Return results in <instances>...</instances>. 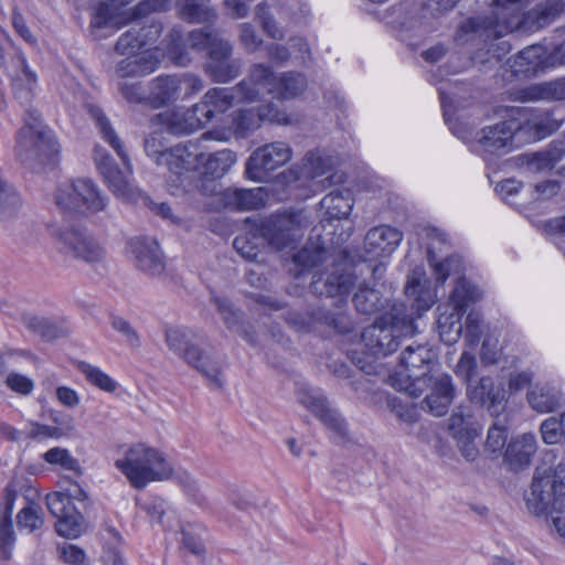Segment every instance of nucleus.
<instances>
[{
    "label": "nucleus",
    "instance_id": "obj_1",
    "mask_svg": "<svg viewBox=\"0 0 565 565\" xmlns=\"http://www.w3.org/2000/svg\"><path fill=\"white\" fill-rule=\"evenodd\" d=\"M405 294L414 297L411 307L404 302H393L388 312L362 332V340L372 354L385 356L395 352L402 338L417 332L415 320L433 305L429 292L424 291L415 278L407 280Z\"/></svg>",
    "mask_w": 565,
    "mask_h": 565
},
{
    "label": "nucleus",
    "instance_id": "obj_2",
    "mask_svg": "<svg viewBox=\"0 0 565 565\" xmlns=\"http://www.w3.org/2000/svg\"><path fill=\"white\" fill-rule=\"evenodd\" d=\"M355 284V276L342 266H333L330 271L315 275L310 289L315 295L337 298V311L326 307H310L306 312L289 311L286 322L300 331H311L319 326L333 329L340 333L352 331V323L342 309Z\"/></svg>",
    "mask_w": 565,
    "mask_h": 565
},
{
    "label": "nucleus",
    "instance_id": "obj_3",
    "mask_svg": "<svg viewBox=\"0 0 565 565\" xmlns=\"http://www.w3.org/2000/svg\"><path fill=\"white\" fill-rule=\"evenodd\" d=\"M86 110L92 119L95 120L102 138L117 152L125 166V170H121L104 148L96 146L94 149V161L104 182L117 199L125 202L139 201L143 195L129 179L132 171L120 139L98 106L87 104Z\"/></svg>",
    "mask_w": 565,
    "mask_h": 565
},
{
    "label": "nucleus",
    "instance_id": "obj_4",
    "mask_svg": "<svg viewBox=\"0 0 565 565\" xmlns=\"http://www.w3.org/2000/svg\"><path fill=\"white\" fill-rule=\"evenodd\" d=\"M115 467L136 489H143L152 481L169 479L173 473L163 454L142 443L132 445L124 458L115 461Z\"/></svg>",
    "mask_w": 565,
    "mask_h": 565
},
{
    "label": "nucleus",
    "instance_id": "obj_5",
    "mask_svg": "<svg viewBox=\"0 0 565 565\" xmlns=\"http://www.w3.org/2000/svg\"><path fill=\"white\" fill-rule=\"evenodd\" d=\"M436 363L435 354L426 345H408L401 355L398 371L390 375V383L397 391L418 397L429 375L434 374Z\"/></svg>",
    "mask_w": 565,
    "mask_h": 565
},
{
    "label": "nucleus",
    "instance_id": "obj_6",
    "mask_svg": "<svg viewBox=\"0 0 565 565\" xmlns=\"http://www.w3.org/2000/svg\"><path fill=\"white\" fill-rule=\"evenodd\" d=\"M164 340L170 351L199 371L211 384L222 386L220 363L202 350L193 330L183 327L169 328L166 330Z\"/></svg>",
    "mask_w": 565,
    "mask_h": 565
},
{
    "label": "nucleus",
    "instance_id": "obj_7",
    "mask_svg": "<svg viewBox=\"0 0 565 565\" xmlns=\"http://www.w3.org/2000/svg\"><path fill=\"white\" fill-rule=\"evenodd\" d=\"M58 151L57 143L50 129L42 125L36 109L28 108L24 125L18 131L15 153L21 162L51 157Z\"/></svg>",
    "mask_w": 565,
    "mask_h": 565
},
{
    "label": "nucleus",
    "instance_id": "obj_8",
    "mask_svg": "<svg viewBox=\"0 0 565 565\" xmlns=\"http://www.w3.org/2000/svg\"><path fill=\"white\" fill-rule=\"evenodd\" d=\"M562 472V465H558L554 475L534 476L530 491L525 493L526 507L532 514L550 515L552 522L554 516L565 514V482L557 479V473Z\"/></svg>",
    "mask_w": 565,
    "mask_h": 565
},
{
    "label": "nucleus",
    "instance_id": "obj_9",
    "mask_svg": "<svg viewBox=\"0 0 565 565\" xmlns=\"http://www.w3.org/2000/svg\"><path fill=\"white\" fill-rule=\"evenodd\" d=\"M203 159L204 153L195 142L189 141L169 148L162 166L170 172L168 184L172 194L188 192L194 186V173Z\"/></svg>",
    "mask_w": 565,
    "mask_h": 565
},
{
    "label": "nucleus",
    "instance_id": "obj_10",
    "mask_svg": "<svg viewBox=\"0 0 565 565\" xmlns=\"http://www.w3.org/2000/svg\"><path fill=\"white\" fill-rule=\"evenodd\" d=\"M87 492L76 482L72 483L64 492L46 494L45 501L50 513L57 519L55 530L64 537H77L83 532V515L73 504V500L86 501Z\"/></svg>",
    "mask_w": 565,
    "mask_h": 565
},
{
    "label": "nucleus",
    "instance_id": "obj_11",
    "mask_svg": "<svg viewBox=\"0 0 565 565\" xmlns=\"http://www.w3.org/2000/svg\"><path fill=\"white\" fill-rule=\"evenodd\" d=\"M56 205L64 211L95 214L106 209L108 198L89 179L63 183L55 193Z\"/></svg>",
    "mask_w": 565,
    "mask_h": 565
},
{
    "label": "nucleus",
    "instance_id": "obj_12",
    "mask_svg": "<svg viewBox=\"0 0 565 565\" xmlns=\"http://www.w3.org/2000/svg\"><path fill=\"white\" fill-rule=\"evenodd\" d=\"M259 98V88L255 86L250 74L232 87L210 88L199 102L200 109L206 114H224L230 108L242 103H253Z\"/></svg>",
    "mask_w": 565,
    "mask_h": 565
},
{
    "label": "nucleus",
    "instance_id": "obj_13",
    "mask_svg": "<svg viewBox=\"0 0 565 565\" xmlns=\"http://www.w3.org/2000/svg\"><path fill=\"white\" fill-rule=\"evenodd\" d=\"M250 78L259 88V96L268 93L281 99H291L307 87V79L302 74L287 72L277 77L271 67L264 64H255L250 68Z\"/></svg>",
    "mask_w": 565,
    "mask_h": 565
},
{
    "label": "nucleus",
    "instance_id": "obj_14",
    "mask_svg": "<svg viewBox=\"0 0 565 565\" xmlns=\"http://www.w3.org/2000/svg\"><path fill=\"white\" fill-rule=\"evenodd\" d=\"M290 146L282 141L266 143L252 152L246 161L245 173L249 180L264 182L269 173L291 159Z\"/></svg>",
    "mask_w": 565,
    "mask_h": 565
},
{
    "label": "nucleus",
    "instance_id": "obj_15",
    "mask_svg": "<svg viewBox=\"0 0 565 565\" xmlns=\"http://www.w3.org/2000/svg\"><path fill=\"white\" fill-rule=\"evenodd\" d=\"M55 237L60 253L66 256L86 263L100 262L105 256L104 248L85 230L63 227L56 232Z\"/></svg>",
    "mask_w": 565,
    "mask_h": 565
},
{
    "label": "nucleus",
    "instance_id": "obj_16",
    "mask_svg": "<svg viewBox=\"0 0 565 565\" xmlns=\"http://www.w3.org/2000/svg\"><path fill=\"white\" fill-rule=\"evenodd\" d=\"M256 231L269 246L280 250L299 237L300 214H275L256 224Z\"/></svg>",
    "mask_w": 565,
    "mask_h": 565
},
{
    "label": "nucleus",
    "instance_id": "obj_17",
    "mask_svg": "<svg viewBox=\"0 0 565 565\" xmlns=\"http://www.w3.org/2000/svg\"><path fill=\"white\" fill-rule=\"evenodd\" d=\"M297 397L337 438L343 439L347 436L348 425L345 419L338 409L329 406L327 397L320 390L303 385L298 388Z\"/></svg>",
    "mask_w": 565,
    "mask_h": 565
},
{
    "label": "nucleus",
    "instance_id": "obj_18",
    "mask_svg": "<svg viewBox=\"0 0 565 565\" xmlns=\"http://www.w3.org/2000/svg\"><path fill=\"white\" fill-rule=\"evenodd\" d=\"M217 35L218 32L210 28L198 29L191 31L185 41L181 30L174 28L168 34L166 50L177 65L186 66L191 62L186 42L195 51H207Z\"/></svg>",
    "mask_w": 565,
    "mask_h": 565
},
{
    "label": "nucleus",
    "instance_id": "obj_19",
    "mask_svg": "<svg viewBox=\"0 0 565 565\" xmlns=\"http://www.w3.org/2000/svg\"><path fill=\"white\" fill-rule=\"evenodd\" d=\"M231 127L238 138H246L253 134L265 120L279 125H289L288 115L280 111L273 104L255 108H241L231 115Z\"/></svg>",
    "mask_w": 565,
    "mask_h": 565
},
{
    "label": "nucleus",
    "instance_id": "obj_20",
    "mask_svg": "<svg viewBox=\"0 0 565 565\" xmlns=\"http://www.w3.org/2000/svg\"><path fill=\"white\" fill-rule=\"evenodd\" d=\"M469 401L489 412L493 417L500 416L507 407L505 390L491 376H481L467 385Z\"/></svg>",
    "mask_w": 565,
    "mask_h": 565
},
{
    "label": "nucleus",
    "instance_id": "obj_21",
    "mask_svg": "<svg viewBox=\"0 0 565 565\" xmlns=\"http://www.w3.org/2000/svg\"><path fill=\"white\" fill-rule=\"evenodd\" d=\"M428 394L420 402V408L434 416L447 414L456 395V387L449 374H430L428 383L424 385V392Z\"/></svg>",
    "mask_w": 565,
    "mask_h": 565
},
{
    "label": "nucleus",
    "instance_id": "obj_22",
    "mask_svg": "<svg viewBox=\"0 0 565 565\" xmlns=\"http://www.w3.org/2000/svg\"><path fill=\"white\" fill-rule=\"evenodd\" d=\"M521 129V122L514 118L483 128L478 139L481 151L497 153L511 150L513 139Z\"/></svg>",
    "mask_w": 565,
    "mask_h": 565
},
{
    "label": "nucleus",
    "instance_id": "obj_23",
    "mask_svg": "<svg viewBox=\"0 0 565 565\" xmlns=\"http://www.w3.org/2000/svg\"><path fill=\"white\" fill-rule=\"evenodd\" d=\"M128 247L134 257L135 265L150 276L163 273L166 264L157 241L149 237H134L129 239Z\"/></svg>",
    "mask_w": 565,
    "mask_h": 565
},
{
    "label": "nucleus",
    "instance_id": "obj_24",
    "mask_svg": "<svg viewBox=\"0 0 565 565\" xmlns=\"http://www.w3.org/2000/svg\"><path fill=\"white\" fill-rule=\"evenodd\" d=\"M403 239V233L398 230L381 225L371 228L364 238L365 252L372 257L390 256Z\"/></svg>",
    "mask_w": 565,
    "mask_h": 565
},
{
    "label": "nucleus",
    "instance_id": "obj_25",
    "mask_svg": "<svg viewBox=\"0 0 565 565\" xmlns=\"http://www.w3.org/2000/svg\"><path fill=\"white\" fill-rule=\"evenodd\" d=\"M536 437L532 433L523 434L511 439L503 454L504 462L513 471L527 468L536 452Z\"/></svg>",
    "mask_w": 565,
    "mask_h": 565
},
{
    "label": "nucleus",
    "instance_id": "obj_26",
    "mask_svg": "<svg viewBox=\"0 0 565 565\" xmlns=\"http://www.w3.org/2000/svg\"><path fill=\"white\" fill-rule=\"evenodd\" d=\"M391 287L385 282L381 288L361 285L353 296L355 309L363 315H373L384 309L390 302Z\"/></svg>",
    "mask_w": 565,
    "mask_h": 565
},
{
    "label": "nucleus",
    "instance_id": "obj_27",
    "mask_svg": "<svg viewBox=\"0 0 565 565\" xmlns=\"http://www.w3.org/2000/svg\"><path fill=\"white\" fill-rule=\"evenodd\" d=\"M181 98L178 74L159 75L149 82L148 102L153 108L163 107Z\"/></svg>",
    "mask_w": 565,
    "mask_h": 565
},
{
    "label": "nucleus",
    "instance_id": "obj_28",
    "mask_svg": "<svg viewBox=\"0 0 565 565\" xmlns=\"http://www.w3.org/2000/svg\"><path fill=\"white\" fill-rule=\"evenodd\" d=\"M160 60L154 52H142L141 54L128 55L119 61L115 72L118 77L146 76L157 70Z\"/></svg>",
    "mask_w": 565,
    "mask_h": 565
},
{
    "label": "nucleus",
    "instance_id": "obj_29",
    "mask_svg": "<svg viewBox=\"0 0 565 565\" xmlns=\"http://www.w3.org/2000/svg\"><path fill=\"white\" fill-rule=\"evenodd\" d=\"M221 200L225 207L237 211L256 210L265 204L264 191L262 188H228L221 193Z\"/></svg>",
    "mask_w": 565,
    "mask_h": 565
},
{
    "label": "nucleus",
    "instance_id": "obj_30",
    "mask_svg": "<svg viewBox=\"0 0 565 565\" xmlns=\"http://www.w3.org/2000/svg\"><path fill=\"white\" fill-rule=\"evenodd\" d=\"M196 103L186 109H175L161 115L162 124L168 132L177 136L189 135L200 129V119L195 117V110H200Z\"/></svg>",
    "mask_w": 565,
    "mask_h": 565
},
{
    "label": "nucleus",
    "instance_id": "obj_31",
    "mask_svg": "<svg viewBox=\"0 0 565 565\" xmlns=\"http://www.w3.org/2000/svg\"><path fill=\"white\" fill-rule=\"evenodd\" d=\"M546 52L542 45H531L522 50L513 60L512 71L518 76H536L545 64Z\"/></svg>",
    "mask_w": 565,
    "mask_h": 565
},
{
    "label": "nucleus",
    "instance_id": "obj_32",
    "mask_svg": "<svg viewBox=\"0 0 565 565\" xmlns=\"http://www.w3.org/2000/svg\"><path fill=\"white\" fill-rule=\"evenodd\" d=\"M438 311L436 323L439 338L446 345H452L462 335L461 318L463 313L450 309L449 306H439Z\"/></svg>",
    "mask_w": 565,
    "mask_h": 565
},
{
    "label": "nucleus",
    "instance_id": "obj_33",
    "mask_svg": "<svg viewBox=\"0 0 565 565\" xmlns=\"http://www.w3.org/2000/svg\"><path fill=\"white\" fill-rule=\"evenodd\" d=\"M530 406L539 413H552L561 406L562 392L552 384H537L527 392Z\"/></svg>",
    "mask_w": 565,
    "mask_h": 565
},
{
    "label": "nucleus",
    "instance_id": "obj_34",
    "mask_svg": "<svg viewBox=\"0 0 565 565\" xmlns=\"http://www.w3.org/2000/svg\"><path fill=\"white\" fill-rule=\"evenodd\" d=\"M175 6L180 18L189 23H207L217 18L210 0H177Z\"/></svg>",
    "mask_w": 565,
    "mask_h": 565
},
{
    "label": "nucleus",
    "instance_id": "obj_35",
    "mask_svg": "<svg viewBox=\"0 0 565 565\" xmlns=\"http://www.w3.org/2000/svg\"><path fill=\"white\" fill-rule=\"evenodd\" d=\"M481 297L482 291L476 285L467 280L465 277H460L456 282V286L449 296V302L446 306H449L450 309L465 315L467 309L479 301Z\"/></svg>",
    "mask_w": 565,
    "mask_h": 565
},
{
    "label": "nucleus",
    "instance_id": "obj_36",
    "mask_svg": "<svg viewBox=\"0 0 565 565\" xmlns=\"http://www.w3.org/2000/svg\"><path fill=\"white\" fill-rule=\"evenodd\" d=\"M520 99L523 102L536 100H564L565 79L530 85L520 90Z\"/></svg>",
    "mask_w": 565,
    "mask_h": 565
},
{
    "label": "nucleus",
    "instance_id": "obj_37",
    "mask_svg": "<svg viewBox=\"0 0 565 565\" xmlns=\"http://www.w3.org/2000/svg\"><path fill=\"white\" fill-rule=\"evenodd\" d=\"M236 162V153L230 149H223L207 156L201 163L202 173L213 179L222 178Z\"/></svg>",
    "mask_w": 565,
    "mask_h": 565
},
{
    "label": "nucleus",
    "instance_id": "obj_38",
    "mask_svg": "<svg viewBox=\"0 0 565 565\" xmlns=\"http://www.w3.org/2000/svg\"><path fill=\"white\" fill-rule=\"evenodd\" d=\"M331 170L330 158L322 157L318 152H310L303 159V166L300 171L296 169L289 170L290 178L287 182L297 181L301 177L315 179L327 174Z\"/></svg>",
    "mask_w": 565,
    "mask_h": 565
},
{
    "label": "nucleus",
    "instance_id": "obj_39",
    "mask_svg": "<svg viewBox=\"0 0 565 565\" xmlns=\"http://www.w3.org/2000/svg\"><path fill=\"white\" fill-rule=\"evenodd\" d=\"M320 204L321 207L326 210V214L329 218L337 220L347 217L353 207L351 193L348 190L344 192H330L321 200Z\"/></svg>",
    "mask_w": 565,
    "mask_h": 565
},
{
    "label": "nucleus",
    "instance_id": "obj_40",
    "mask_svg": "<svg viewBox=\"0 0 565 565\" xmlns=\"http://www.w3.org/2000/svg\"><path fill=\"white\" fill-rule=\"evenodd\" d=\"M242 64L239 60L228 57L218 63H205L204 71L215 83H230L241 74Z\"/></svg>",
    "mask_w": 565,
    "mask_h": 565
},
{
    "label": "nucleus",
    "instance_id": "obj_41",
    "mask_svg": "<svg viewBox=\"0 0 565 565\" xmlns=\"http://www.w3.org/2000/svg\"><path fill=\"white\" fill-rule=\"evenodd\" d=\"M264 243L266 242L257 233L255 224L249 232L234 238L233 247L245 259L256 260Z\"/></svg>",
    "mask_w": 565,
    "mask_h": 565
},
{
    "label": "nucleus",
    "instance_id": "obj_42",
    "mask_svg": "<svg viewBox=\"0 0 565 565\" xmlns=\"http://www.w3.org/2000/svg\"><path fill=\"white\" fill-rule=\"evenodd\" d=\"M433 247L428 248V263L434 268V275L438 282L444 284L450 275L462 271L463 264L461 257L452 255L443 260H437L431 250Z\"/></svg>",
    "mask_w": 565,
    "mask_h": 565
},
{
    "label": "nucleus",
    "instance_id": "obj_43",
    "mask_svg": "<svg viewBox=\"0 0 565 565\" xmlns=\"http://www.w3.org/2000/svg\"><path fill=\"white\" fill-rule=\"evenodd\" d=\"M105 542V551L103 555L105 565H125L120 555L119 546L122 543L120 533L111 525L106 524L102 532Z\"/></svg>",
    "mask_w": 565,
    "mask_h": 565
},
{
    "label": "nucleus",
    "instance_id": "obj_44",
    "mask_svg": "<svg viewBox=\"0 0 565 565\" xmlns=\"http://www.w3.org/2000/svg\"><path fill=\"white\" fill-rule=\"evenodd\" d=\"M105 542V551L103 555L105 565H125L120 555L119 546L122 543L120 533L111 525L106 524L102 532Z\"/></svg>",
    "mask_w": 565,
    "mask_h": 565
},
{
    "label": "nucleus",
    "instance_id": "obj_45",
    "mask_svg": "<svg viewBox=\"0 0 565 565\" xmlns=\"http://www.w3.org/2000/svg\"><path fill=\"white\" fill-rule=\"evenodd\" d=\"M564 153V142H553L545 151L536 152L531 157L529 168L533 171L552 170Z\"/></svg>",
    "mask_w": 565,
    "mask_h": 565
},
{
    "label": "nucleus",
    "instance_id": "obj_46",
    "mask_svg": "<svg viewBox=\"0 0 565 565\" xmlns=\"http://www.w3.org/2000/svg\"><path fill=\"white\" fill-rule=\"evenodd\" d=\"M132 30L135 32H138V40L145 47V52H152V46L157 43L159 40L163 26L162 23L158 20H154L152 18H147L146 20H138L135 21L132 24Z\"/></svg>",
    "mask_w": 565,
    "mask_h": 565
},
{
    "label": "nucleus",
    "instance_id": "obj_47",
    "mask_svg": "<svg viewBox=\"0 0 565 565\" xmlns=\"http://www.w3.org/2000/svg\"><path fill=\"white\" fill-rule=\"evenodd\" d=\"M24 324L28 329L41 335L46 341H52L65 335V330L47 318L39 316H24Z\"/></svg>",
    "mask_w": 565,
    "mask_h": 565
},
{
    "label": "nucleus",
    "instance_id": "obj_48",
    "mask_svg": "<svg viewBox=\"0 0 565 565\" xmlns=\"http://www.w3.org/2000/svg\"><path fill=\"white\" fill-rule=\"evenodd\" d=\"M78 371L85 376L86 381L102 391L111 393L117 388V383L99 367L87 362L81 361L77 364Z\"/></svg>",
    "mask_w": 565,
    "mask_h": 565
},
{
    "label": "nucleus",
    "instance_id": "obj_49",
    "mask_svg": "<svg viewBox=\"0 0 565 565\" xmlns=\"http://www.w3.org/2000/svg\"><path fill=\"white\" fill-rule=\"evenodd\" d=\"M44 524L43 512L39 504L30 503L22 508L17 514V525L19 529H25L34 532Z\"/></svg>",
    "mask_w": 565,
    "mask_h": 565
},
{
    "label": "nucleus",
    "instance_id": "obj_50",
    "mask_svg": "<svg viewBox=\"0 0 565 565\" xmlns=\"http://www.w3.org/2000/svg\"><path fill=\"white\" fill-rule=\"evenodd\" d=\"M111 328L122 337V341L132 349L141 347V337L136 328L125 318L116 315L109 317Z\"/></svg>",
    "mask_w": 565,
    "mask_h": 565
},
{
    "label": "nucleus",
    "instance_id": "obj_51",
    "mask_svg": "<svg viewBox=\"0 0 565 565\" xmlns=\"http://www.w3.org/2000/svg\"><path fill=\"white\" fill-rule=\"evenodd\" d=\"M43 458L51 465H60L63 469L75 472L77 476L82 475V468L76 458H74L67 449L54 447L49 449Z\"/></svg>",
    "mask_w": 565,
    "mask_h": 565
},
{
    "label": "nucleus",
    "instance_id": "obj_52",
    "mask_svg": "<svg viewBox=\"0 0 565 565\" xmlns=\"http://www.w3.org/2000/svg\"><path fill=\"white\" fill-rule=\"evenodd\" d=\"M21 205L17 191L0 179V220L14 215Z\"/></svg>",
    "mask_w": 565,
    "mask_h": 565
},
{
    "label": "nucleus",
    "instance_id": "obj_53",
    "mask_svg": "<svg viewBox=\"0 0 565 565\" xmlns=\"http://www.w3.org/2000/svg\"><path fill=\"white\" fill-rule=\"evenodd\" d=\"M448 429L454 438H461L463 435H470L471 430H479L471 423V415L465 413L462 407H458L449 418Z\"/></svg>",
    "mask_w": 565,
    "mask_h": 565
},
{
    "label": "nucleus",
    "instance_id": "obj_54",
    "mask_svg": "<svg viewBox=\"0 0 565 565\" xmlns=\"http://www.w3.org/2000/svg\"><path fill=\"white\" fill-rule=\"evenodd\" d=\"M508 439V427L500 420H495L488 430L486 450L494 456L502 452Z\"/></svg>",
    "mask_w": 565,
    "mask_h": 565
},
{
    "label": "nucleus",
    "instance_id": "obj_55",
    "mask_svg": "<svg viewBox=\"0 0 565 565\" xmlns=\"http://www.w3.org/2000/svg\"><path fill=\"white\" fill-rule=\"evenodd\" d=\"M255 15L262 25L264 32L274 40H281L285 36L284 31L277 25L274 17L269 13L265 3H259L255 9Z\"/></svg>",
    "mask_w": 565,
    "mask_h": 565
},
{
    "label": "nucleus",
    "instance_id": "obj_56",
    "mask_svg": "<svg viewBox=\"0 0 565 565\" xmlns=\"http://www.w3.org/2000/svg\"><path fill=\"white\" fill-rule=\"evenodd\" d=\"M138 34L139 33L135 32L130 25L117 40L115 51L121 55H135L138 54L139 51L145 52V47L138 40Z\"/></svg>",
    "mask_w": 565,
    "mask_h": 565
},
{
    "label": "nucleus",
    "instance_id": "obj_57",
    "mask_svg": "<svg viewBox=\"0 0 565 565\" xmlns=\"http://www.w3.org/2000/svg\"><path fill=\"white\" fill-rule=\"evenodd\" d=\"M462 334L467 345L476 347L479 344L482 335V329L481 317L478 312L471 311L468 313Z\"/></svg>",
    "mask_w": 565,
    "mask_h": 565
},
{
    "label": "nucleus",
    "instance_id": "obj_58",
    "mask_svg": "<svg viewBox=\"0 0 565 565\" xmlns=\"http://www.w3.org/2000/svg\"><path fill=\"white\" fill-rule=\"evenodd\" d=\"M213 302L230 329H239L241 315L226 298L213 297Z\"/></svg>",
    "mask_w": 565,
    "mask_h": 565
},
{
    "label": "nucleus",
    "instance_id": "obj_59",
    "mask_svg": "<svg viewBox=\"0 0 565 565\" xmlns=\"http://www.w3.org/2000/svg\"><path fill=\"white\" fill-rule=\"evenodd\" d=\"M181 98H189L204 88V81L192 73L178 74Z\"/></svg>",
    "mask_w": 565,
    "mask_h": 565
},
{
    "label": "nucleus",
    "instance_id": "obj_60",
    "mask_svg": "<svg viewBox=\"0 0 565 565\" xmlns=\"http://www.w3.org/2000/svg\"><path fill=\"white\" fill-rule=\"evenodd\" d=\"M540 431L545 444L554 445L558 443L562 438L559 418L552 416L543 420L540 426Z\"/></svg>",
    "mask_w": 565,
    "mask_h": 565
},
{
    "label": "nucleus",
    "instance_id": "obj_61",
    "mask_svg": "<svg viewBox=\"0 0 565 565\" xmlns=\"http://www.w3.org/2000/svg\"><path fill=\"white\" fill-rule=\"evenodd\" d=\"M6 384L11 391L20 395H29L34 388V382L30 377L17 372H10L7 375Z\"/></svg>",
    "mask_w": 565,
    "mask_h": 565
},
{
    "label": "nucleus",
    "instance_id": "obj_62",
    "mask_svg": "<svg viewBox=\"0 0 565 565\" xmlns=\"http://www.w3.org/2000/svg\"><path fill=\"white\" fill-rule=\"evenodd\" d=\"M206 52L209 55L206 63H218V61H224L232 56V45L227 41L221 39L218 34Z\"/></svg>",
    "mask_w": 565,
    "mask_h": 565
},
{
    "label": "nucleus",
    "instance_id": "obj_63",
    "mask_svg": "<svg viewBox=\"0 0 565 565\" xmlns=\"http://www.w3.org/2000/svg\"><path fill=\"white\" fill-rule=\"evenodd\" d=\"M166 148L159 138L151 136L145 140V151L147 156L158 166H162L166 159Z\"/></svg>",
    "mask_w": 565,
    "mask_h": 565
},
{
    "label": "nucleus",
    "instance_id": "obj_64",
    "mask_svg": "<svg viewBox=\"0 0 565 565\" xmlns=\"http://www.w3.org/2000/svg\"><path fill=\"white\" fill-rule=\"evenodd\" d=\"M119 89L129 103L149 104L148 94L145 93L141 83H122Z\"/></svg>",
    "mask_w": 565,
    "mask_h": 565
}]
</instances>
